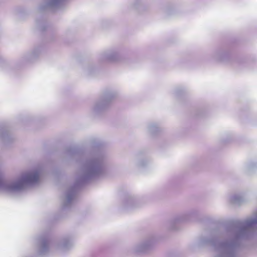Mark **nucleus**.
Here are the masks:
<instances>
[{"mask_svg":"<svg viewBox=\"0 0 257 257\" xmlns=\"http://www.w3.org/2000/svg\"><path fill=\"white\" fill-rule=\"evenodd\" d=\"M39 178L38 173H35L29 174L25 176L23 179V182H34L37 181Z\"/></svg>","mask_w":257,"mask_h":257,"instance_id":"nucleus-1","label":"nucleus"}]
</instances>
